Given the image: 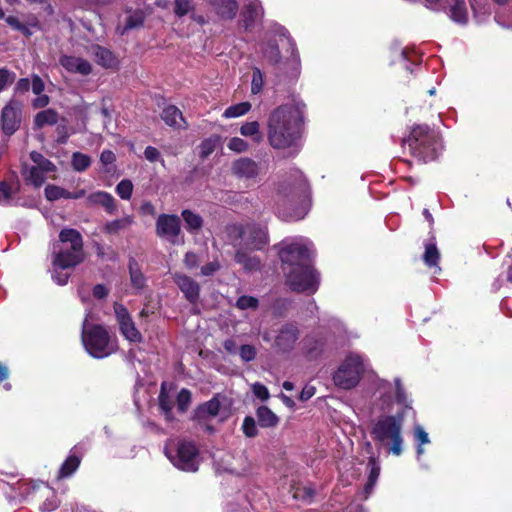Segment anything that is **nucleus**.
I'll return each mask as SVG.
<instances>
[{
	"label": "nucleus",
	"instance_id": "obj_1",
	"mask_svg": "<svg viewBox=\"0 0 512 512\" xmlns=\"http://www.w3.org/2000/svg\"><path fill=\"white\" fill-rule=\"evenodd\" d=\"M287 286L294 292L314 294L320 284V274L312 263V253L303 244L293 243L279 251Z\"/></svg>",
	"mask_w": 512,
	"mask_h": 512
},
{
	"label": "nucleus",
	"instance_id": "obj_2",
	"mask_svg": "<svg viewBox=\"0 0 512 512\" xmlns=\"http://www.w3.org/2000/svg\"><path fill=\"white\" fill-rule=\"evenodd\" d=\"M302 111L298 105H281L274 109L268 120V141L275 149L296 145L301 137Z\"/></svg>",
	"mask_w": 512,
	"mask_h": 512
},
{
	"label": "nucleus",
	"instance_id": "obj_3",
	"mask_svg": "<svg viewBox=\"0 0 512 512\" xmlns=\"http://www.w3.org/2000/svg\"><path fill=\"white\" fill-rule=\"evenodd\" d=\"M307 203L308 185L301 173L279 185L276 214L280 219L287 222L303 219L307 213Z\"/></svg>",
	"mask_w": 512,
	"mask_h": 512
},
{
	"label": "nucleus",
	"instance_id": "obj_4",
	"mask_svg": "<svg viewBox=\"0 0 512 512\" xmlns=\"http://www.w3.org/2000/svg\"><path fill=\"white\" fill-rule=\"evenodd\" d=\"M58 237L60 243H69L70 246L53 253L52 265L54 273L52 278L58 285H65L70 274L58 272L57 268L65 270L80 265L85 259L84 241L81 233L74 228H63Z\"/></svg>",
	"mask_w": 512,
	"mask_h": 512
},
{
	"label": "nucleus",
	"instance_id": "obj_5",
	"mask_svg": "<svg viewBox=\"0 0 512 512\" xmlns=\"http://www.w3.org/2000/svg\"><path fill=\"white\" fill-rule=\"evenodd\" d=\"M402 142L408 146L410 154L421 163L435 161L443 149L439 133L427 124L414 125Z\"/></svg>",
	"mask_w": 512,
	"mask_h": 512
},
{
	"label": "nucleus",
	"instance_id": "obj_6",
	"mask_svg": "<svg viewBox=\"0 0 512 512\" xmlns=\"http://www.w3.org/2000/svg\"><path fill=\"white\" fill-rule=\"evenodd\" d=\"M404 419V411H399L395 415L381 416L370 432L374 441L388 447L389 452L395 456H400L403 451L402 427Z\"/></svg>",
	"mask_w": 512,
	"mask_h": 512
},
{
	"label": "nucleus",
	"instance_id": "obj_7",
	"mask_svg": "<svg viewBox=\"0 0 512 512\" xmlns=\"http://www.w3.org/2000/svg\"><path fill=\"white\" fill-rule=\"evenodd\" d=\"M83 322L81 340L86 352L95 359H103L117 350V341L113 340L108 329L101 324Z\"/></svg>",
	"mask_w": 512,
	"mask_h": 512
},
{
	"label": "nucleus",
	"instance_id": "obj_8",
	"mask_svg": "<svg viewBox=\"0 0 512 512\" xmlns=\"http://www.w3.org/2000/svg\"><path fill=\"white\" fill-rule=\"evenodd\" d=\"M164 454L178 469L196 472L199 467V449L193 441L179 440L164 447Z\"/></svg>",
	"mask_w": 512,
	"mask_h": 512
},
{
	"label": "nucleus",
	"instance_id": "obj_9",
	"mask_svg": "<svg viewBox=\"0 0 512 512\" xmlns=\"http://www.w3.org/2000/svg\"><path fill=\"white\" fill-rule=\"evenodd\" d=\"M363 359L358 354L350 353L333 374L335 386L349 390L358 385L364 373Z\"/></svg>",
	"mask_w": 512,
	"mask_h": 512
},
{
	"label": "nucleus",
	"instance_id": "obj_10",
	"mask_svg": "<svg viewBox=\"0 0 512 512\" xmlns=\"http://www.w3.org/2000/svg\"><path fill=\"white\" fill-rule=\"evenodd\" d=\"M23 104L11 99L1 110L0 124L3 133L10 137L20 128L22 123Z\"/></svg>",
	"mask_w": 512,
	"mask_h": 512
},
{
	"label": "nucleus",
	"instance_id": "obj_11",
	"mask_svg": "<svg viewBox=\"0 0 512 512\" xmlns=\"http://www.w3.org/2000/svg\"><path fill=\"white\" fill-rule=\"evenodd\" d=\"M237 232V238L244 240V244L251 250H260L268 243V231L266 227L258 224H248L246 226H234Z\"/></svg>",
	"mask_w": 512,
	"mask_h": 512
},
{
	"label": "nucleus",
	"instance_id": "obj_12",
	"mask_svg": "<svg viewBox=\"0 0 512 512\" xmlns=\"http://www.w3.org/2000/svg\"><path fill=\"white\" fill-rule=\"evenodd\" d=\"M300 337V330L295 322L283 324L274 339L273 348L282 354H288L294 350Z\"/></svg>",
	"mask_w": 512,
	"mask_h": 512
},
{
	"label": "nucleus",
	"instance_id": "obj_13",
	"mask_svg": "<svg viewBox=\"0 0 512 512\" xmlns=\"http://www.w3.org/2000/svg\"><path fill=\"white\" fill-rule=\"evenodd\" d=\"M114 312L122 336L129 342L141 343L143 336L137 329L128 309L122 304L115 303Z\"/></svg>",
	"mask_w": 512,
	"mask_h": 512
},
{
	"label": "nucleus",
	"instance_id": "obj_14",
	"mask_svg": "<svg viewBox=\"0 0 512 512\" xmlns=\"http://www.w3.org/2000/svg\"><path fill=\"white\" fill-rule=\"evenodd\" d=\"M263 15L264 10L259 0H245L240 13V23L246 30L255 29L261 23Z\"/></svg>",
	"mask_w": 512,
	"mask_h": 512
},
{
	"label": "nucleus",
	"instance_id": "obj_15",
	"mask_svg": "<svg viewBox=\"0 0 512 512\" xmlns=\"http://www.w3.org/2000/svg\"><path fill=\"white\" fill-rule=\"evenodd\" d=\"M181 233V220L175 214H161L156 220V235L158 237H165L174 243V238H177Z\"/></svg>",
	"mask_w": 512,
	"mask_h": 512
},
{
	"label": "nucleus",
	"instance_id": "obj_16",
	"mask_svg": "<svg viewBox=\"0 0 512 512\" xmlns=\"http://www.w3.org/2000/svg\"><path fill=\"white\" fill-rule=\"evenodd\" d=\"M326 338L318 333L307 334L302 340V353L309 361L319 359L326 348Z\"/></svg>",
	"mask_w": 512,
	"mask_h": 512
},
{
	"label": "nucleus",
	"instance_id": "obj_17",
	"mask_svg": "<svg viewBox=\"0 0 512 512\" xmlns=\"http://www.w3.org/2000/svg\"><path fill=\"white\" fill-rule=\"evenodd\" d=\"M174 282L184 294L185 299L192 305H196L200 298V285L190 276L175 274Z\"/></svg>",
	"mask_w": 512,
	"mask_h": 512
},
{
	"label": "nucleus",
	"instance_id": "obj_18",
	"mask_svg": "<svg viewBox=\"0 0 512 512\" xmlns=\"http://www.w3.org/2000/svg\"><path fill=\"white\" fill-rule=\"evenodd\" d=\"M86 52L94 56L95 62L105 69L116 70L119 67V60L115 54L106 47L92 44L86 48Z\"/></svg>",
	"mask_w": 512,
	"mask_h": 512
},
{
	"label": "nucleus",
	"instance_id": "obj_19",
	"mask_svg": "<svg viewBox=\"0 0 512 512\" xmlns=\"http://www.w3.org/2000/svg\"><path fill=\"white\" fill-rule=\"evenodd\" d=\"M231 170L238 178L255 179L259 175L260 167L253 159L242 157L232 163Z\"/></svg>",
	"mask_w": 512,
	"mask_h": 512
},
{
	"label": "nucleus",
	"instance_id": "obj_20",
	"mask_svg": "<svg viewBox=\"0 0 512 512\" xmlns=\"http://www.w3.org/2000/svg\"><path fill=\"white\" fill-rule=\"evenodd\" d=\"M221 403L218 395L213 396L207 402H204L196 407L193 412L192 419L199 424L205 422L209 417H215L219 414Z\"/></svg>",
	"mask_w": 512,
	"mask_h": 512
},
{
	"label": "nucleus",
	"instance_id": "obj_21",
	"mask_svg": "<svg viewBox=\"0 0 512 512\" xmlns=\"http://www.w3.org/2000/svg\"><path fill=\"white\" fill-rule=\"evenodd\" d=\"M429 234V243L425 244L422 259L425 266L429 269H434V273L437 274L441 272V267L439 266L441 255L436 245V237L434 233L429 232Z\"/></svg>",
	"mask_w": 512,
	"mask_h": 512
},
{
	"label": "nucleus",
	"instance_id": "obj_22",
	"mask_svg": "<svg viewBox=\"0 0 512 512\" xmlns=\"http://www.w3.org/2000/svg\"><path fill=\"white\" fill-rule=\"evenodd\" d=\"M60 64L70 73L87 76L92 72L90 62L81 57L63 55L60 57Z\"/></svg>",
	"mask_w": 512,
	"mask_h": 512
},
{
	"label": "nucleus",
	"instance_id": "obj_23",
	"mask_svg": "<svg viewBox=\"0 0 512 512\" xmlns=\"http://www.w3.org/2000/svg\"><path fill=\"white\" fill-rule=\"evenodd\" d=\"M445 9L453 22L467 24L469 15L465 0H445Z\"/></svg>",
	"mask_w": 512,
	"mask_h": 512
},
{
	"label": "nucleus",
	"instance_id": "obj_24",
	"mask_svg": "<svg viewBox=\"0 0 512 512\" xmlns=\"http://www.w3.org/2000/svg\"><path fill=\"white\" fill-rule=\"evenodd\" d=\"M161 119L170 127L187 128L182 112L175 105L166 106L162 110Z\"/></svg>",
	"mask_w": 512,
	"mask_h": 512
},
{
	"label": "nucleus",
	"instance_id": "obj_25",
	"mask_svg": "<svg viewBox=\"0 0 512 512\" xmlns=\"http://www.w3.org/2000/svg\"><path fill=\"white\" fill-rule=\"evenodd\" d=\"M88 200L92 204H97L102 206L105 211L112 215L117 210L116 200L115 198L108 192L98 191L89 195Z\"/></svg>",
	"mask_w": 512,
	"mask_h": 512
},
{
	"label": "nucleus",
	"instance_id": "obj_26",
	"mask_svg": "<svg viewBox=\"0 0 512 512\" xmlns=\"http://www.w3.org/2000/svg\"><path fill=\"white\" fill-rule=\"evenodd\" d=\"M146 12L142 8L128 9L124 19L123 32L143 27Z\"/></svg>",
	"mask_w": 512,
	"mask_h": 512
},
{
	"label": "nucleus",
	"instance_id": "obj_27",
	"mask_svg": "<svg viewBox=\"0 0 512 512\" xmlns=\"http://www.w3.org/2000/svg\"><path fill=\"white\" fill-rule=\"evenodd\" d=\"M209 2L222 18L232 19L237 13V0H209Z\"/></svg>",
	"mask_w": 512,
	"mask_h": 512
},
{
	"label": "nucleus",
	"instance_id": "obj_28",
	"mask_svg": "<svg viewBox=\"0 0 512 512\" xmlns=\"http://www.w3.org/2000/svg\"><path fill=\"white\" fill-rule=\"evenodd\" d=\"M368 467L370 468L367 482L363 488V499L366 500L372 494L380 475V466L374 457L368 459Z\"/></svg>",
	"mask_w": 512,
	"mask_h": 512
},
{
	"label": "nucleus",
	"instance_id": "obj_29",
	"mask_svg": "<svg viewBox=\"0 0 512 512\" xmlns=\"http://www.w3.org/2000/svg\"><path fill=\"white\" fill-rule=\"evenodd\" d=\"M256 416L258 424L262 428H273L279 423V417L265 405L257 408Z\"/></svg>",
	"mask_w": 512,
	"mask_h": 512
},
{
	"label": "nucleus",
	"instance_id": "obj_30",
	"mask_svg": "<svg viewBox=\"0 0 512 512\" xmlns=\"http://www.w3.org/2000/svg\"><path fill=\"white\" fill-rule=\"evenodd\" d=\"M261 52L271 65H277L281 61L279 45L275 39H269L261 43Z\"/></svg>",
	"mask_w": 512,
	"mask_h": 512
},
{
	"label": "nucleus",
	"instance_id": "obj_31",
	"mask_svg": "<svg viewBox=\"0 0 512 512\" xmlns=\"http://www.w3.org/2000/svg\"><path fill=\"white\" fill-rule=\"evenodd\" d=\"M158 406L161 414L164 416L167 422H172L175 419L172 411L173 402L165 389L164 383L161 385V390L158 396Z\"/></svg>",
	"mask_w": 512,
	"mask_h": 512
},
{
	"label": "nucleus",
	"instance_id": "obj_32",
	"mask_svg": "<svg viewBox=\"0 0 512 512\" xmlns=\"http://www.w3.org/2000/svg\"><path fill=\"white\" fill-rule=\"evenodd\" d=\"M128 269L132 287L138 290L143 289L146 285V277L142 273L141 268L135 258L131 257L129 259Z\"/></svg>",
	"mask_w": 512,
	"mask_h": 512
},
{
	"label": "nucleus",
	"instance_id": "obj_33",
	"mask_svg": "<svg viewBox=\"0 0 512 512\" xmlns=\"http://www.w3.org/2000/svg\"><path fill=\"white\" fill-rule=\"evenodd\" d=\"M134 222L133 216H125L120 219L108 221L103 226V233L107 235H117L120 231L128 229Z\"/></svg>",
	"mask_w": 512,
	"mask_h": 512
},
{
	"label": "nucleus",
	"instance_id": "obj_34",
	"mask_svg": "<svg viewBox=\"0 0 512 512\" xmlns=\"http://www.w3.org/2000/svg\"><path fill=\"white\" fill-rule=\"evenodd\" d=\"M181 217L183 218L185 228L189 233H197L203 227V218L192 210H182Z\"/></svg>",
	"mask_w": 512,
	"mask_h": 512
},
{
	"label": "nucleus",
	"instance_id": "obj_35",
	"mask_svg": "<svg viewBox=\"0 0 512 512\" xmlns=\"http://www.w3.org/2000/svg\"><path fill=\"white\" fill-rule=\"evenodd\" d=\"M58 112L54 109H45L38 112L34 117V126L41 129L46 125H55L58 122Z\"/></svg>",
	"mask_w": 512,
	"mask_h": 512
},
{
	"label": "nucleus",
	"instance_id": "obj_36",
	"mask_svg": "<svg viewBox=\"0 0 512 512\" xmlns=\"http://www.w3.org/2000/svg\"><path fill=\"white\" fill-rule=\"evenodd\" d=\"M81 458L78 455L70 454L62 463L58 471V479L70 477L80 466Z\"/></svg>",
	"mask_w": 512,
	"mask_h": 512
},
{
	"label": "nucleus",
	"instance_id": "obj_37",
	"mask_svg": "<svg viewBox=\"0 0 512 512\" xmlns=\"http://www.w3.org/2000/svg\"><path fill=\"white\" fill-rule=\"evenodd\" d=\"M234 259L248 271L258 270L261 266L259 258L250 256L242 249L236 251Z\"/></svg>",
	"mask_w": 512,
	"mask_h": 512
},
{
	"label": "nucleus",
	"instance_id": "obj_38",
	"mask_svg": "<svg viewBox=\"0 0 512 512\" xmlns=\"http://www.w3.org/2000/svg\"><path fill=\"white\" fill-rule=\"evenodd\" d=\"M219 140L220 138L217 135H212L202 140L199 145V157L203 160L208 158L215 151Z\"/></svg>",
	"mask_w": 512,
	"mask_h": 512
},
{
	"label": "nucleus",
	"instance_id": "obj_39",
	"mask_svg": "<svg viewBox=\"0 0 512 512\" xmlns=\"http://www.w3.org/2000/svg\"><path fill=\"white\" fill-rule=\"evenodd\" d=\"M395 384V399L397 404L402 405L404 409L402 411L405 412L406 409H412V401L408 399L407 392L402 384L400 378H396L394 380Z\"/></svg>",
	"mask_w": 512,
	"mask_h": 512
},
{
	"label": "nucleus",
	"instance_id": "obj_40",
	"mask_svg": "<svg viewBox=\"0 0 512 512\" xmlns=\"http://www.w3.org/2000/svg\"><path fill=\"white\" fill-rule=\"evenodd\" d=\"M240 133L245 137H252L256 143L262 141L260 125L257 121L246 122L240 127Z\"/></svg>",
	"mask_w": 512,
	"mask_h": 512
},
{
	"label": "nucleus",
	"instance_id": "obj_41",
	"mask_svg": "<svg viewBox=\"0 0 512 512\" xmlns=\"http://www.w3.org/2000/svg\"><path fill=\"white\" fill-rule=\"evenodd\" d=\"M44 192L46 199L51 202L57 201L61 198L70 199V191L57 185L48 184L45 187Z\"/></svg>",
	"mask_w": 512,
	"mask_h": 512
},
{
	"label": "nucleus",
	"instance_id": "obj_42",
	"mask_svg": "<svg viewBox=\"0 0 512 512\" xmlns=\"http://www.w3.org/2000/svg\"><path fill=\"white\" fill-rule=\"evenodd\" d=\"M72 168L77 172L86 171L91 165V158L87 154L74 152L71 159Z\"/></svg>",
	"mask_w": 512,
	"mask_h": 512
},
{
	"label": "nucleus",
	"instance_id": "obj_43",
	"mask_svg": "<svg viewBox=\"0 0 512 512\" xmlns=\"http://www.w3.org/2000/svg\"><path fill=\"white\" fill-rule=\"evenodd\" d=\"M191 402H192V393H191V391L189 389H187V388H182L178 392V394L176 396L177 410L180 413L187 412Z\"/></svg>",
	"mask_w": 512,
	"mask_h": 512
},
{
	"label": "nucleus",
	"instance_id": "obj_44",
	"mask_svg": "<svg viewBox=\"0 0 512 512\" xmlns=\"http://www.w3.org/2000/svg\"><path fill=\"white\" fill-rule=\"evenodd\" d=\"M251 109L249 102H241L229 106L223 113L225 118H236L245 115Z\"/></svg>",
	"mask_w": 512,
	"mask_h": 512
},
{
	"label": "nucleus",
	"instance_id": "obj_45",
	"mask_svg": "<svg viewBox=\"0 0 512 512\" xmlns=\"http://www.w3.org/2000/svg\"><path fill=\"white\" fill-rule=\"evenodd\" d=\"M495 19L503 29H512V4L498 11Z\"/></svg>",
	"mask_w": 512,
	"mask_h": 512
},
{
	"label": "nucleus",
	"instance_id": "obj_46",
	"mask_svg": "<svg viewBox=\"0 0 512 512\" xmlns=\"http://www.w3.org/2000/svg\"><path fill=\"white\" fill-rule=\"evenodd\" d=\"M116 193L123 200H130L133 193V183L129 179H123L116 185Z\"/></svg>",
	"mask_w": 512,
	"mask_h": 512
},
{
	"label": "nucleus",
	"instance_id": "obj_47",
	"mask_svg": "<svg viewBox=\"0 0 512 512\" xmlns=\"http://www.w3.org/2000/svg\"><path fill=\"white\" fill-rule=\"evenodd\" d=\"M264 85V76L258 67L252 69L251 92L258 94L262 91Z\"/></svg>",
	"mask_w": 512,
	"mask_h": 512
},
{
	"label": "nucleus",
	"instance_id": "obj_48",
	"mask_svg": "<svg viewBox=\"0 0 512 512\" xmlns=\"http://www.w3.org/2000/svg\"><path fill=\"white\" fill-rule=\"evenodd\" d=\"M243 434L248 438H255L259 431L255 419L252 416H246L242 423Z\"/></svg>",
	"mask_w": 512,
	"mask_h": 512
},
{
	"label": "nucleus",
	"instance_id": "obj_49",
	"mask_svg": "<svg viewBox=\"0 0 512 512\" xmlns=\"http://www.w3.org/2000/svg\"><path fill=\"white\" fill-rule=\"evenodd\" d=\"M259 306V301L254 296L243 295L240 296L236 301V307L240 310L246 309H257Z\"/></svg>",
	"mask_w": 512,
	"mask_h": 512
},
{
	"label": "nucleus",
	"instance_id": "obj_50",
	"mask_svg": "<svg viewBox=\"0 0 512 512\" xmlns=\"http://www.w3.org/2000/svg\"><path fill=\"white\" fill-rule=\"evenodd\" d=\"M414 436L418 443L417 454L421 455L424 452L422 445L430 442L428 434L421 426L418 425L414 428Z\"/></svg>",
	"mask_w": 512,
	"mask_h": 512
},
{
	"label": "nucleus",
	"instance_id": "obj_51",
	"mask_svg": "<svg viewBox=\"0 0 512 512\" xmlns=\"http://www.w3.org/2000/svg\"><path fill=\"white\" fill-rule=\"evenodd\" d=\"M193 10V5L190 0H175L174 13L178 17L187 15Z\"/></svg>",
	"mask_w": 512,
	"mask_h": 512
},
{
	"label": "nucleus",
	"instance_id": "obj_52",
	"mask_svg": "<svg viewBox=\"0 0 512 512\" xmlns=\"http://www.w3.org/2000/svg\"><path fill=\"white\" fill-rule=\"evenodd\" d=\"M44 173L37 168L36 166H32L29 170L28 180L35 186L40 187L45 182Z\"/></svg>",
	"mask_w": 512,
	"mask_h": 512
},
{
	"label": "nucleus",
	"instance_id": "obj_53",
	"mask_svg": "<svg viewBox=\"0 0 512 512\" xmlns=\"http://www.w3.org/2000/svg\"><path fill=\"white\" fill-rule=\"evenodd\" d=\"M239 355L244 362H250L256 358L257 351L253 345L244 344L239 348Z\"/></svg>",
	"mask_w": 512,
	"mask_h": 512
},
{
	"label": "nucleus",
	"instance_id": "obj_54",
	"mask_svg": "<svg viewBox=\"0 0 512 512\" xmlns=\"http://www.w3.org/2000/svg\"><path fill=\"white\" fill-rule=\"evenodd\" d=\"M227 147L231 150V151H234V152H237V153H242V152H245L248 150V143L243 140L242 138H239V137H232L228 144H227Z\"/></svg>",
	"mask_w": 512,
	"mask_h": 512
},
{
	"label": "nucleus",
	"instance_id": "obj_55",
	"mask_svg": "<svg viewBox=\"0 0 512 512\" xmlns=\"http://www.w3.org/2000/svg\"><path fill=\"white\" fill-rule=\"evenodd\" d=\"M59 501L55 492L53 490L50 491V496H48L45 501L40 506V509L44 512H51L58 508Z\"/></svg>",
	"mask_w": 512,
	"mask_h": 512
},
{
	"label": "nucleus",
	"instance_id": "obj_56",
	"mask_svg": "<svg viewBox=\"0 0 512 512\" xmlns=\"http://www.w3.org/2000/svg\"><path fill=\"white\" fill-rule=\"evenodd\" d=\"M16 78V74L7 68L0 69V92Z\"/></svg>",
	"mask_w": 512,
	"mask_h": 512
},
{
	"label": "nucleus",
	"instance_id": "obj_57",
	"mask_svg": "<svg viewBox=\"0 0 512 512\" xmlns=\"http://www.w3.org/2000/svg\"><path fill=\"white\" fill-rule=\"evenodd\" d=\"M253 389V393L254 395L262 400V401H266L269 399L270 397V394H269V390L267 389V387L261 383H255L252 387Z\"/></svg>",
	"mask_w": 512,
	"mask_h": 512
},
{
	"label": "nucleus",
	"instance_id": "obj_58",
	"mask_svg": "<svg viewBox=\"0 0 512 512\" xmlns=\"http://www.w3.org/2000/svg\"><path fill=\"white\" fill-rule=\"evenodd\" d=\"M314 490L310 487L297 488L294 492V498L300 500H311L314 497Z\"/></svg>",
	"mask_w": 512,
	"mask_h": 512
},
{
	"label": "nucleus",
	"instance_id": "obj_59",
	"mask_svg": "<svg viewBox=\"0 0 512 512\" xmlns=\"http://www.w3.org/2000/svg\"><path fill=\"white\" fill-rule=\"evenodd\" d=\"M220 269V263L215 260L201 267V275L212 276Z\"/></svg>",
	"mask_w": 512,
	"mask_h": 512
},
{
	"label": "nucleus",
	"instance_id": "obj_60",
	"mask_svg": "<svg viewBox=\"0 0 512 512\" xmlns=\"http://www.w3.org/2000/svg\"><path fill=\"white\" fill-rule=\"evenodd\" d=\"M184 264L188 269H194L199 265V259L196 253L187 252L184 256Z\"/></svg>",
	"mask_w": 512,
	"mask_h": 512
},
{
	"label": "nucleus",
	"instance_id": "obj_61",
	"mask_svg": "<svg viewBox=\"0 0 512 512\" xmlns=\"http://www.w3.org/2000/svg\"><path fill=\"white\" fill-rule=\"evenodd\" d=\"M31 88H32L33 93L36 95H40L44 91L45 84H44L43 80L40 78V76L33 75L32 81H31Z\"/></svg>",
	"mask_w": 512,
	"mask_h": 512
},
{
	"label": "nucleus",
	"instance_id": "obj_62",
	"mask_svg": "<svg viewBox=\"0 0 512 512\" xmlns=\"http://www.w3.org/2000/svg\"><path fill=\"white\" fill-rule=\"evenodd\" d=\"M116 161V155L113 151L105 149L100 154V162L104 165L113 164Z\"/></svg>",
	"mask_w": 512,
	"mask_h": 512
},
{
	"label": "nucleus",
	"instance_id": "obj_63",
	"mask_svg": "<svg viewBox=\"0 0 512 512\" xmlns=\"http://www.w3.org/2000/svg\"><path fill=\"white\" fill-rule=\"evenodd\" d=\"M92 294L96 299H104L108 296L109 290L104 284H96L92 289Z\"/></svg>",
	"mask_w": 512,
	"mask_h": 512
},
{
	"label": "nucleus",
	"instance_id": "obj_64",
	"mask_svg": "<svg viewBox=\"0 0 512 512\" xmlns=\"http://www.w3.org/2000/svg\"><path fill=\"white\" fill-rule=\"evenodd\" d=\"M144 156L149 162H155L160 158V152L153 146H147L144 150Z\"/></svg>",
	"mask_w": 512,
	"mask_h": 512
}]
</instances>
